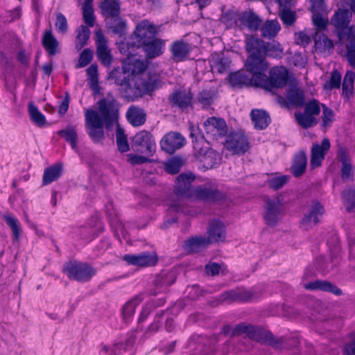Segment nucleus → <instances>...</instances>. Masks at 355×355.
Returning <instances> with one entry per match:
<instances>
[{"label":"nucleus","mask_w":355,"mask_h":355,"mask_svg":"<svg viewBox=\"0 0 355 355\" xmlns=\"http://www.w3.org/2000/svg\"><path fill=\"white\" fill-rule=\"evenodd\" d=\"M98 112L87 109L85 112V128L87 135L94 143L104 139L103 127L110 130L119 118V105L112 92L101 98L98 103Z\"/></svg>","instance_id":"obj_1"},{"label":"nucleus","mask_w":355,"mask_h":355,"mask_svg":"<svg viewBox=\"0 0 355 355\" xmlns=\"http://www.w3.org/2000/svg\"><path fill=\"white\" fill-rule=\"evenodd\" d=\"M157 83L151 78L144 79L141 76H130L119 88L122 98L134 101L145 94H149L156 89Z\"/></svg>","instance_id":"obj_2"},{"label":"nucleus","mask_w":355,"mask_h":355,"mask_svg":"<svg viewBox=\"0 0 355 355\" xmlns=\"http://www.w3.org/2000/svg\"><path fill=\"white\" fill-rule=\"evenodd\" d=\"M223 331L225 334H230L232 336L245 334L250 339L259 343H267L273 347H278L279 345L271 332L250 324L240 323L234 328L227 325L223 328Z\"/></svg>","instance_id":"obj_3"},{"label":"nucleus","mask_w":355,"mask_h":355,"mask_svg":"<svg viewBox=\"0 0 355 355\" xmlns=\"http://www.w3.org/2000/svg\"><path fill=\"white\" fill-rule=\"evenodd\" d=\"M245 49L249 55L245 62V67L254 80V86L260 87L266 76L269 64L259 52H256L250 48L248 39L245 42Z\"/></svg>","instance_id":"obj_4"},{"label":"nucleus","mask_w":355,"mask_h":355,"mask_svg":"<svg viewBox=\"0 0 355 355\" xmlns=\"http://www.w3.org/2000/svg\"><path fill=\"white\" fill-rule=\"evenodd\" d=\"M196 131L197 130L193 127L191 128L190 137L192 138L195 155L202 163L205 168L207 169L211 168L220 163L221 156L213 148L204 146L203 138L198 139L196 136Z\"/></svg>","instance_id":"obj_5"},{"label":"nucleus","mask_w":355,"mask_h":355,"mask_svg":"<svg viewBox=\"0 0 355 355\" xmlns=\"http://www.w3.org/2000/svg\"><path fill=\"white\" fill-rule=\"evenodd\" d=\"M62 272L69 279L84 283L90 281L96 270L86 262L72 260L64 265Z\"/></svg>","instance_id":"obj_6"},{"label":"nucleus","mask_w":355,"mask_h":355,"mask_svg":"<svg viewBox=\"0 0 355 355\" xmlns=\"http://www.w3.org/2000/svg\"><path fill=\"white\" fill-rule=\"evenodd\" d=\"M352 15L347 9H338L331 19V24L334 26L338 40L340 43L346 38L355 36L353 26H349Z\"/></svg>","instance_id":"obj_7"},{"label":"nucleus","mask_w":355,"mask_h":355,"mask_svg":"<svg viewBox=\"0 0 355 355\" xmlns=\"http://www.w3.org/2000/svg\"><path fill=\"white\" fill-rule=\"evenodd\" d=\"M303 112L295 114L297 123L304 129H308L317 125L315 116L320 112V103L318 100L313 98L306 103L304 102Z\"/></svg>","instance_id":"obj_8"},{"label":"nucleus","mask_w":355,"mask_h":355,"mask_svg":"<svg viewBox=\"0 0 355 355\" xmlns=\"http://www.w3.org/2000/svg\"><path fill=\"white\" fill-rule=\"evenodd\" d=\"M289 79L288 71L285 67H274L269 71L259 87L271 91L274 88H281L286 85Z\"/></svg>","instance_id":"obj_9"},{"label":"nucleus","mask_w":355,"mask_h":355,"mask_svg":"<svg viewBox=\"0 0 355 355\" xmlns=\"http://www.w3.org/2000/svg\"><path fill=\"white\" fill-rule=\"evenodd\" d=\"M247 39L249 41L250 48L256 52H259L264 58L266 56L281 58L282 49L279 43L275 41L265 42L263 40L252 36Z\"/></svg>","instance_id":"obj_10"},{"label":"nucleus","mask_w":355,"mask_h":355,"mask_svg":"<svg viewBox=\"0 0 355 355\" xmlns=\"http://www.w3.org/2000/svg\"><path fill=\"white\" fill-rule=\"evenodd\" d=\"M194 176L191 175L180 174L176 180L173 191V198L171 201L177 203H182L184 206V200L192 196L191 183L194 180Z\"/></svg>","instance_id":"obj_11"},{"label":"nucleus","mask_w":355,"mask_h":355,"mask_svg":"<svg viewBox=\"0 0 355 355\" xmlns=\"http://www.w3.org/2000/svg\"><path fill=\"white\" fill-rule=\"evenodd\" d=\"M132 146L141 154L152 157L156 150V144L153 135L148 131L137 132L132 138Z\"/></svg>","instance_id":"obj_12"},{"label":"nucleus","mask_w":355,"mask_h":355,"mask_svg":"<svg viewBox=\"0 0 355 355\" xmlns=\"http://www.w3.org/2000/svg\"><path fill=\"white\" fill-rule=\"evenodd\" d=\"M203 125L206 136L209 139L218 141L227 136V123L222 118L215 116L209 117L204 122Z\"/></svg>","instance_id":"obj_13"},{"label":"nucleus","mask_w":355,"mask_h":355,"mask_svg":"<svg viewBox=\"0 0 355 355\" xmlns=\"http://www.w3.org/2000/svg\"><path fill=\"white\" fill-rule=\"evenodd\" d=\"M193 95L189 90L175 89L168 96V101L172 108L187 112L193 107Z\"/></svg>","instance_id":"obj_14"},{"label":"nucleus","mask_w":355,"mask_h":355,"mask_svg":"<svg viewBox=\"0 0 355 355\" xmlns=\"http://www.w3.org/2000/svg\"><path fill=\"white\" fill-rule=\"evenodd\" d=\"M225 148L234 155H243L250 148L247 137L241 132H230L226 137Z\"/></svg>","instance_id":"obj_15"},{"label":"nucleus","mask_w":355,"mask_h":355,"mask_svg":"<svg viewBox=\"0 0 355 355\" xmlns=\"http://www.w3.org/2000/svg\"><path fill=\"white\" fill-rule=\"evenodd\" d=\"M157 34L158 30L155 25L148 20H143L139 23L134 31L138 46L157 37Z\"/></svg>","instance_id":"obj_16"},{"label":"nucleus","mask_w":355,"mask_h":355,"mask_svg":"<svg viewBox=\"0 0 355 355\" xmlns=\"http://www.w3.org/2000/svg\"><path fill=\"white\" fill-rule=\"evenodd\" d=\"M324 212V208L320 202H314L302 219L301 227L305 230L311 229L321 222Z\"/></svg>","instance_id":"obj_17"},{"label":"nucleus","mask_w":355,"mask_h":355,"mask_svg":"<svg viewBox=\"0 0 355 355\" xmlns=\"http://www.w3.org/2000/svg\"><path fill=\"white\" fill-rule=\"evenodd\" d=\"M123 260L129 265L139 267H150L157 264L158 258L157 254L154 252H142L135 254H125L123 257Z\"/></svg>","instance_id":"obj_18"},{"label":"nucleus","mask_w":355,"mask_h":355,"mask_svg":"<svg viewBox=\"0 0 355 355\" xmlns=\"http://www.w3.org/2000/svg\"><path fill=\"white\" fill-rule=\"evenodd\" d=\"M282 211L283 206L279 200H267L263 214L266 223L269 226H275L282 218Z\"/></svg>","instance_id":"obj_19"},{"label":"nucleus","mask_w":355,"mask_h":355,"mask_svg":"<svg viewBox=\"0 0 355 355\" xmlns=\"http://www.w3.org/2000/svg\"><path fill=\"white\" fill-rule=\"evenodd\" d=\"M186 143L184 137L179 132H171L166 134L160 141L162 149L168 154L174 153L184 146Z\"/></svg>","instance_id":"obj_20"},{"label":"nucleus","mask_w":355,"mask_h":355,"mask_svg":"<svg viewBox=\"0 0 355 355\" xmlns=\"http://www.w3.org/2000/svg\"><path fill=\"white\" fill-rule=\"evenodd\" d=\"M165 45L166 42L164 40L155 37L139 46L141 47L146 58L151 60L159 57L164 53Z\"/></svg>","instance_id":"obj_21"},{"label":"nucleus","mask_w":355,"mask_h":355,"mask_svg":"<svg viewBox=\"0 0 355 355\" xmlns=\"http://www.w3.org/2000/svg\"><path fill=\"white\" fill-rule=\"evenodd\" d=\"M330 141L327 138H324L321 144H315L312 146L310 164L313 168H317L321 165L325 155L330 149Z\"/></svg>","instance_id":"obj_22"},{"label":"nucleus","mask_w":355,"mask_h":355,"mask_svg":"<svg viewBox=\"0 0 355 355\" xmlns=\"http://www.w3.org/2000/svg\"><path fill=\"white\" fill-rule=\"evenodd\" d=\"M196 194L199 199L205 202H218L225 198L224 193L209 184L198 187L196 189Z\"/></svg>","instance_id":"obj_23"},{"label":"nucleus","mask_w":355,"mask_h":355,"mask_svg":"<svg viewBox=\"0 0 355 355\" xmlns=\"http://www.w3.org/2000/svg\"><path fill=\"white\" fill-rule=\"evenodd\" d=\"M337 157L341 163V178L344 180H354V168L353 167L351 158L343 147H340L338 150Z\"/></svg>","instance_id":"obj_24"},{"label":"nucleus","mask_w":355,"mask_h":355,"mask_svg":"<svg viewBox=\"0 0 355 355\" xmlns=\"http://www.w3.org/2000/svg\"><path fill=\"white\" fill-rule=\"evenodd\" d=\"M96 37L97 57L104 65H110L112 58L108 49L107 41L101 31L96 32Z\"/></svg>","instance_id":"obj_25"},{"label":"nucleus","mask_w":355,"mask_h":355,"mask_svg":"<svg viewBox=\"0 0 355 355\" xmlns=\"http://www.w3.org/2000/svg\"><path fill=\"white\" fill-rule=\"evenodd\" d=\"M191 49V44L183 40L173 42L170 48L172 58L177 62H182L188 58Z\"/></svg>","instance_id":"obj_26"},{"label":"nucleus","mask_w":355,"mask_h":355,"mask_svg":"<svg viewBox=\"0 0 355 355\" xmlns=\"http://www.w3.org/2000/svg\"><path fill=\"white\" fill-rule=\"evenodd\" d=\"M226 231L224 224L218 220H213L207 230V240L209 244L223 242L225 239Z\"/></svg>","instance_id":"obj_27"},{"label":"nucleus","mask_w":355,"mask_h":355,"mask_svg":"<svg viewBox=\"0 0 355 355\" xmlns=\"http://www.w3.org/2000/svg\"><path fill=\"white\" fill-rule=\"evenodd\" d=\"M307 166V156L304 150H300L293 156L291 171L295 178L301 177L306 171Z\"/></svg>","instance_id":"obj_28"},{"label":"nucleus","mask_w":355,"mask_h":355,"mask_svg":"<svg viewBox=\"0 0 355 355\" xmlns=\"http://www.w3.org/2000/svg\"><path fill=\"white\" fill-rule=\"evenodd\" d=\"M228 81L232 87L242 88L254 86V80L243 70L232 72L229 74Z\"/></svg>","instance_id":"obj_29"},{"label":"nucleus","mask_w":355,"mask_h":355,"mask_svg":"<svg viewBox=\"0 0 355 355\" xmlns=\"http://www.w3.org/2000/svg\"><path fill=\"white\" fill-rule=\"evenodd\" d=\"M239 22L250 31H256L259 28L262 19L253 10H249L240 14Z\"/></svg>","instance_id":"obj_30"},{"label":"nucleus","mask_w":355,"mask_h":355,"mask_svg":"<svg viewBox=\"0 0 355 355\" xmlns=\"http://www.w3.org/2000/svg\"><path fill=\"white\" fill-rule=\"evenodd\" d=\"M284 101L288 105L302 107L305 102L304 91L297 87H291L287 90Z\"/></svg>","instance_id":"obj_31"},{"label":"nucleus","mask_w":355,"mask_h":355,"mask_svg":"<svg viewBox=\"0 0 355 355\" xmlns=\"http://www.w3.org/2000/svg\"><path fill=\"white\" fill-rule=\"evenodd\" d=\"M220 297L223 301L248 302L252 299V294L250 291L237 288L223 292Z\"/></svg>","instance_id":"obj_32"},{"label":"nucleus","mask_w":355,"mask_h":355,"mask_svg":"<svg viewBox=\"0 0 355 355\" xmlns=\"http://www.w3.org/2000/svg\"><path fill=\"white\" fill-rule=\"evenodd\" d=\"M101 14L106 18H116L121 14L119 0H103L100 4Z\"/></svg>","instance_id":"obj_33"},{"label":"nucleus","mask_w":355,"mask_h":355,"mask_svg":"<svg viewBox=\"0 0 355 355\" xmlns=\"http://www.w3.org/2000/svg\"><path fill=\"white\" fill-rule=\"evenodd\" d=\"M306 290L316 291L320 290L331 293L336 295H340L342 291L336 286L325 280H315L304 285Z\"/></svg>","instance_id":"obj_34"},{"label":"nucleus","mask_w":355,"mask_h":355,"mask_svg":"<svg viewBox=\"0 0 355 355\" xmlns=\"http://www.w3.org/2000/svg\"><path fill=\"white\" fill-rule=\"evenodd\" d=\"M184 211L183 204L177 203L175 201H171L166 211L168 218L164 220L160 227L162 230L168 229L171 225L178 222L176 214Z\"/></svg>","instance_id":"obj_35"},{"label":"nucleus","mask_w":355,"mask_h":355,"mask_svg":"<svg viewBox=\"0 0 355 355\" xmlns=\"http://www.w3.org/2000/svg\"><path fill=\"white\" fill-rule=\"evenodd\" d=\"M125 69L131 76H140L146 67L147 64L144 60H141L136 57H129L123 63Z\"/></svg>","instance_id":"obj_36"},{"label":"nucleus","mask_w":355,"mask_h":355,"mask_svg":"<svg viewBox=\"0 0 355 355\" xmlns=\"http://www.w3.org/2000/svg\"><path fill=\"white\" fill-rule=\"evenodd\" d=\"M250 115L254 125L257 129H266L270 123V116L264 110H252Z\"/></svg>","instance_id":"obj_37"},{"label":"nucleus","mask_w":355,"mask_h":355,"mask_svg":"<svg viewBox=\"0 0 355 355\" xmlns=\"http://www.w3.org/2000/svg\"><path fill=\"white\" fill-rule=\"evenodd\" d=\"M62 173V165L61 164H55L44 169L42 184L48 185L60 178Z\"/></svg>","instance_id":"obj_38"},{"label":"nucleus","mask_w":355,"mask_h":355,"mask_svg":"<svg viewBox=\"0 0 355 355\" xmlns=\"http://www.w3.org/2000/svg\"><path fill=\"white\" fill-rule=\"evenodd\" d=\"M142 300L141 295H136L123 305L122 315L125 322H129L131 320L137 306L141 302Z\"/></svg>","instance_id":"obj_39"},{"label":"nucleus","mask_w":355,"mask_h":355,"mask_svg":"<svg viewBox=\"0 0 355 355\" xmlns=\"http://www.w3.org/2000/svg\"><path fill=\"white\" fill-rule=\"evenodd\" d=\"M128 121L133 126H140L146 122V114L142 109L131 107L126 113Z\"/></svg>","instance_id":"obj_40"},{"label":"nucleus","mask_w":355,"mask_h":355,"mask_svg":"<svg viewBox=\"0 0 355 355\" xmlns=\"http://www.w3.org/2000/svg\"><path fill=\"white\" fill-rule=\"evenodd\" d=\"M209 245L207 238L191 237L184 242V248L191 252H197Z\"/></svg>","instance_id":"obj_41"},{"label":"nucleus","mask_w":355,"mask_h":355,"mask_svg":"<svg viewBox=\"0 0 355 355\" xmlns=\"http://www.w3.org/2000/svg\"><path fill=\"white\" fill-rule=\"evenodd\" d=\"M281 29V26L277 19L267 20L261 28V35L265 38L275 37Z\"/></svg>","instance_id":"obj_42"},{"label":"nucleus","mask_w":355,"mask_h":355,"mask_svg":"<svg viewBox=\"0 0 355 355\" xmlns=\"http://www.w3.org/2000/svg\"><path fill=\"white\" fill-rule=\"evenodd\" d=\"M42 45L50 55H54L56 54L58 42L53 36L51 30L45 31L44 32Z\"/></svg>","instance_id":"obj_43"},{"label":"nucleus","mask_w":355,"mask_h":355,"mask_svg":"<svg viewBox=\"0 0 355 355\" xmlns=\"http://www.w3.org/2000/svg\"><path fill=\"white\" fill-rule=\"evenodd\" d=\"M130 75L128 71L125 70V66L123 64L122 68H115L109 73V78L113 80L114 83L120 87L123 85L130 78Z\"/></svg>","instance_id":"obj_44"},{"label":"nucleus","mask_w":355,"mask_h":355,"mask_svg":"<svg viewBox=\"0 0 355 355\" xmlns=\"http://www.w3.org/2000/svg\"><path fill=\"white\" fill-rule=\"evenodd\" d=\"M90 30L87 26L81 25L76 29V44L75 47L77 50L82 49L87 43L89 36Z\"/></svg>","instance_id":"obj_45"},{"label":"nucleus","mask_w":355,"mask_h":355,"mask_svg":"<svg viewBox=\"0 0 355 355\" xmlns=\"http://www.w3.org/2000/svg\"><path fill=\"white\" fill-rule=\"evenodd\" d=\"M354 79V72L352 71H347L344 76L342 87V94L347 98H349L353 95Z\"/></svg>","instance_id":"obj_46"},{"label":"nucleus","mask_w":355,"mask_h":355,"mask_svg":"<svg viewBox=\"0 0 355 355\" xmlns=\"http://www.w3.org/2000/svg\"><path fill=\"white\" fill-rule=\"evenodd\" d=\"M58 134L64 138L65 141L71 145L73 150L77 148L78 135L73 126H67L65 129L60 130Z\"/></svg>","instance_id":"obj_47"},{"label":"nucleus","mask_w":355,"mask_h":355,"mask_svg":"<svg viewBox=\"0 0 355 355\" xmlns=\"http://www.w3.org/2000/svg\"><path fill=\"white\" fill-rule=\"evenodd\" d=\"M341 196L345 203H347L346 209L349 212H355V187L344 190Z\"/></svg>","instance_id":"obj_48"},{"label":"nucleus","mask_w":355,"mask_h":355,"mask_svg":"<svg viewBox=\"0 0 355 355\" xmlns=\"http://www.w3.org/2000/svg\"><path fill=\"white\" fill-rule=\"evenodd\" d=\"M116 141L118 149L121 153H125L129 150V144L128 142L127 137L124 133L123 129L117 123L116 130Z\"/></svg>","instance_id":"obj_49"},{"label":"nucleus","mask_w":355,"mask_h":355,"mask_svg":"<svg viewBox=\"0 0 355 355\" xmlns=\"http://www.w3.org/2000/svg\"><path fill=\"white\" fill-rule=\"evenodd\" d=\"M216 97V92L214 89H204L198 93V101L203 107L211 105Z\"/></svg>","instance_id":"obj_50"},{"label":"nucleus","mask_w":355,"mask_h":355,"mask_svg":"<svg viewBox=\"0 0 355 355\" xmlns=\"http://www.w3.org/2000/svg\"><path fill=\"white\" fill-rule=\"evenodd\" d=\"M289 180L290 176L288 175L274 176L267 180V184L270 189L277 191L282 188Z\"/></svg>","instance_id":"obj_51"},{"label":"nucleus","mask_w":355,"mask_h":355,"mask_svg":"<svg viewBox=\"0 0 355 355\" xmlns=\"http://www.w3.org/2000/svg\"><path fill=\"white\" fill-rule=\"evenodd\" d=\"M28 112L33 122L39 126H42L45 124L46 118L44 115L40 112L38 108L33 103L28 104Z\"/></svg>","instance_id":"obj_52"},{"label":"nucleus","mask_w":355,"mask_h":355,"mask_svg":"<svg viewBox=\"0 0 355 355\" xmlns=\"http://www.w3.org/2000/svg\"><path fill=\"white\" fill-rule=\"evenodd\" d=\"M113 19L114 20L110 24V30L115 35H123L127 28L126 21L119 17Z\"/></svg>","instance_id":"obj_53"},{"label":"nucleus","mask_w":355,"mask_h":355,"mask_svg":"<svg viewBox=\"0 0 355 355\" xmlns=\"http://www.w3.org/2000/svg\"><path fill=\"white\" fill-rule=\"evenodd\" d=\"M279 18L284 25L291 26L297 19L296 12L290 9H281L279 13Z\"/></svg>","instance_id":"obj_54"},{"label":"nucleus","mask_w":355,"mask_h":355,"mask_svg":"<svg viewBox=\"0 0 355 355\" xmlns=\"http://www.w3.org/2000/svg\"><path fill=\"white\" fill-rule=\"evenodd\" d=\"M83 17L85 23L89 27H93L95 24V17L92 4L84 3L83 5Z\"/></svg>","instance_id":"obj_55"},{"label":"nucleus","mask_w":355,"mask_h":355,"mask_svg":"<svg viewBox=\"0 0 355 355\" xmlns=\"http://www.w3.org/2000/svg\"><path fill=\"white\" fill-rule=\"evenodd\" d=\"M345 41L349 42L345 45L346 58L349 63L355 67V36H352V38H346Z\"/></svg>","instance_id":"obj_56"},{"label":"nucleus","mask_w":355,"mask_h":355,"mask_svg":"<svg viewBox=\"0 0 355 355\" xmlns=\"http://www.w3.org/2000/svg\"><path fill=\"white\" fill-rule=\"evenodd\" d=\"M182 160L179 157H173L165 164V170L170 174H177L181 169Z\"/></svg>","instance_id":"obj_57"},{"label":"nucleus","mask_w":355,"mask_h":355,"mask_svg":"<svg viewBox=\"0 0 355 355\" xmlns=\"http://www.w3.org/2000/svg\"><path fill=\"white\" fill-rule=\"evenodd\" d=\"M315 46L318 49L331 51L333 50L334 46L331 40L326 35H320L315 40Z\"/></svg>","instance_id":"obj_58"},{"label":"nucleus","mask_w":355,"mask_h":355,"mask_svg":"<svg viewBox=\"0 0 355 355\" xmlns=\"http://www.w3.org/2000/svg\"><path fill=\"white\" fill-rule=\"evenodd\" d=\"M56 31L61 34H65L68 31V23L65 16L61 13H56V19L55 22Z\"/></svg>","instance_id":"obj_59"},{"label":"nucleus","mask_w":355,"mask_h":355,"mask_svg":"<svg viewBox=\"0 0 355 355\" xmlns=\"http://www.w3.org/2000/svg\"><path fill=\"white\" fill-rule=\"evenodd\" d=\"M322 127L326 128L331 125L334 119V113L324 104H322Z\"/></svg>","instance_id":"obj_60"},{"label":"nucleus","mask_w":355,"mask_h":355,"mask_svg":"<svg viewBox=\"0 0 355 355\" xmlns=\"http://www.w3.org/2000/svg\"><path fill=\"white\" fill-rule=\"evenodd\" d=\"M240 14L234 12H227L222 17L221 21L228 27L237 26L239 22Z\"/></svg>","instance_id":"obj_61"},{"label":"nucleus","mask_w":355,"mask_h":355,"mask_svg":"<svg viewBox=\"0 0 355 355\" xmlns=\"http://www.w3.org/2000/svg\"><path fill=\"white\" fill-rule=\"evenodd\" d=\"M93 58L92 51L89 49H84L80 54L79 60L76 64V68H83L88 65Z\"/></svg>","instance_id":"obj_62"},{"label":"nucleus","mask_w":355,"mask_h":355,"mask_svg":"<svg viewBox=\"0 0 355 355\" xmlns=\"http://www.w3.org/2000/svg\"><path fill=\"white\" fill-rule=\"evenodd\" d=\"M4 219L8 224V225L10 226V227L12 230V234H13V239L15 241H17L19 237V233H20V228L19 226V223L17 218L10 216H5Z\"/></svg>","instance_id":"obj_63"},{"label":"nucleus","mask_w":355,"mask_h":355,"mask_svg":"<svg viewBox=\"0 0 355 355\" xmlns=\"http://www.w3.org/2000/svg\"><path fill=\"white\" fill-rule=\"evenodd\" d=\"M341 83V74L337 70L331 72L329 81L324 85L325 89H332L340 88Z\"/></svg>","instance_id":"obj_64"}]
</instances>
